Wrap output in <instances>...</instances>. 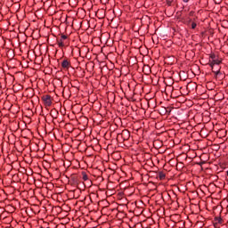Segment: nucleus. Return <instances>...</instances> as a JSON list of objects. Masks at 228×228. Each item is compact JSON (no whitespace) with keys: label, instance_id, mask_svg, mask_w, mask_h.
Wrapping results in <instances>:
<instances>
[{"label":"nucleus","instance_id":"obj_1","mask_svg":"<svg viewBox=\"0 0 228 228\" xmlns=\"http://www.w3.org/2000/svg\"><path fill=\"white\" fill-rule=\"evenodd\" d=\"M42 99H43V101H44V102L46 106H51L52 102H51V96L50 95H45V96L42 97Z\"/></svg>","mask_w":228,"mask_h":228},{"label":"nucleus","instance_id":"obj_2","mask_svg":"<svg viewBox=\"0 0 228 228\" xmlns=\"http://www.w3.org/2000/svg\"><path fill=\"white\" fill-rule=\"evenodd\" d=\"M69 35H70V33L61 34V37L62 40H67Z\"/></svg>","mask_w":228,"mask_h":228},{"label":"nucleus","instance_id":"obj_3","mask_svg":"<svg viewBox=\"0 0 228 228\" xmlns=\"http://www.w3.org/2000/svg\"><path fill=\"white\" fill-rule=\"evenodd\" d=\"M62 67H63L64 69H67V67H69V62H68L67 61H62Z\"/></svg>","mask_w":228,"mask_h":228},{"label":"nucleus","instance_id":"obj_4","mask_svg":"<svg viewBox=\"0 0 228 228\" xmlns=\"http://www.w3.org/2000/svg\"><path fill=\"white\" fill-rule=\"evenodd\" d=\"M213 63H214V65H220V61L216 60V59H214Z\"/></svg>","mask_w":228,"mask_h":228},{"label":"nucleus","instance_id":"obj_5","mask_svg":"<svg viewBox=\"0 0 228 228\" xmlns=\"http://www.w3.org/2000/svg\"><path fill=\"white\" fill-rule=\"evenodd\" d=\"M191 28H192V29H195V28H197V23L191 22Z\"/></svg>","mask_w":228,"mask_h":228},{"label":"nucleus","instance_id":"obj_6","mask_svg":"<svg viewBox=\"0 0 228 228\" xmlns=\"http://www.w3.org/2000/svg\"><path fill=\"white\" fill-rule=\"evenodd\" d=\"M83 180L88 181V175H86V174H83Z\"/></svg>","mask_w":228,"mask_h":228},{"label":"nucleus","instance_id":"obj_7","mask_svg":"<svg viewBox=\"0 0 228 228\" xmlns=\"http://www.w3.org/2000/svg\"><path fill=\"white\" fill-rule=\"evenodd\" d=\"M159 178L160 179H165V174L159 173Z\"/></svg>","mask_w":228,"mask_h":228},{"label":"nucleus","instance_id":"obj_8","mask_svg":"<svg viewBox=\"0 0 228 228\" xmlns=\"http://www.w3.org/2000/svg\"><path fill=\"white\" fill-rule=\"evenodd\" d=\"M63 42H59V47H63Z\"/></svg>","mask_w":228,"mask_h":228},{"label":"nucleus","instance_id":"obj_9","mask_svg":"<svg viewBox=\"0 0 228 228\" xmlns=\"http://www.w3.org/2000/svg\"><path fill=\"white\" fill-rule=\"evenodd\" d=\"M183 3H188L190 0H183Z\"/></svg>","mask_w":228,"mask_h":228}]
</instances>
